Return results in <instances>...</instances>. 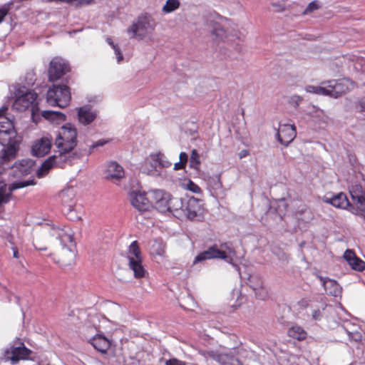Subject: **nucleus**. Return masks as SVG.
I'll list each match as a JSON object with an SVG mask.
<instances>
[{"label":"nucleus","instance_id":"obj_6","mask_svg":"<svg viewBox=\"0 0 365 365\" xmlns=\"http://www.w3.org/2000/svg\"><path fill=\"white\" fill-rule=\"evenodd\" d=\"M173 202L178 205V210H181L189 220H199L203 217L205 208L202 200L200 199L191 197L183 202L181 199L175 198L173 200Z\"/></svg>","mask_w":365,"mask_h":365},{"label":"nucleus","instance_id":"obj_17","mask_svg":"<svg viewBox=\"0 0 365 365\" xmlns=\"http://www.w3.org/2000/svg\"><path fill=\"white\" fill-rule=\"evenodd\" d=\"M296 135V128L294 125H279L277 132V139L281 144L287 146L295 138Z\"/></svg>","mask_w":365,"mask_h":365},{"label":"nucleus","instance_id":"obj_13","mask_svg":"<svg viewBox=\"0 0 365 365\" xmlns=\"http://www.w3.org/2000/svg\"><path fill=\"white\" fill-rule=\"evenodd\" d=\"M150 197L148 192H131L129 195V200L131 205L138 211L145 212L150 209Z\"/></svg>","mask_w":365,"mask_h":365},{"label":"nucleus","instance_id":"obj_51","mask_svg":"<svg viewBox=\"0 0 365 365\" xmlns=\"http://www.w3.org/2000/svg\"><path fill=\"white\" fill-rule=\"evenodd\" d=\"M35 248L39 251H44L47 250V247H37L36 245H34Z\"/></svg>","mask_w":365,"mask_h":365},{"label":"nucleus","instance_id":"obj_48","mask_svg":"<svg viewBox=\"0 0 365 365\" xmlns=\"http://www.w3.org/2000/svg\"><path fill=\"white\" fill-rule=\"evenodd\" d=\"M185 168V165H183L182 163L178 162L174 164V170H182Z\"/></svg>","mask_w":365,"mask_h":365},{"label":"nucleus","instance_id":"obj_14","mask_svg":"<svg viewBox=\"0 0 365 365\" xmlns=\"http://www.w3.org/2000/svg\"><path fill=\"white\" fill-rule=\"evenodd\" d=\"M76 192L72 187H68L61 190L59 193V197L62 203V212L63 214L69 215L75 206Z\"/></svg>","mask_w":365,"mask_h":365},{"label":"nucleus","instance_id":"obj_9","mask_svg":"<svg viewBox=\"0 0 365 365\" xmlns=\"http://www.w3.org/2000/svg\"><path fill=\"white\" fill-rule=\"evenodd\" d=\"M38 95L33 91H29L25 93L16 97L13 104L14 108L24 111L31 108L32 114L38 111V103L36 102Z\"/></svg>","mask_w":365,"mask_h":365},{"label":"nucleus","instance_id":"obj_42","mask_svg":"<svg viewBox=\"0 0 365 365\" xmlns=\"http://www.w3.org/2000/svg\"><path fill=\"white\" fill-rule=\"evenodd\" d=\"M165 365H186V363L176 358H173L167 360Z\"/></svg>","mask_w":365,"mask_h":365},{"label":"nucleus","instance_id":"obj_29","mask_svg":"<svg viewBox=\"0 0 365 365\" xmlns=\"http://www.w3.org/2000/svg\"><path fill=\"white\" fill-rule=\"evenodd\" d=\"M287 334L289 337L297 339L298 341H303L307 338V331L298 325L292 326L287 331Z\"/></svg>","mask_w":365,"mask_h":365},{"label":"nucleus","instance_id":"obj_11","mask_svg":"<svg viewBox=\"0 0 365 365\" xmlns=\"http://www.w3.org/2000/svg\"><path fill=\"white\" fill-rule=\"evenodd\" d=\"M153 26L151 25L150 20L146 16H139L128 29L127 33L130 34V38H135L139 40L144 38L146 35L153 30Z\"/></svg>","mask_w":365,"mask_h":365},{"label":"nucleus","instance_id":"obj_43","mask_svg":"<svg viewBox=\"0 0 365 365\" xmlns=\"http://www.w3.org/2000/svg\"><path fill=\"white\" fill-rule=\"evenodd\" d=\"M213 34H215L217 38L222 40L223 37L225 36V31L222 28H217L213 31Z\"/></svg>","mask_w":365,"mask_h":365},{"label":"nucleus","instance_id":"obj_49","mask_svg":"<svg viewBox=\"0 0 365 365\" xmlns=\"http://www.w3.org/2000/svg\"><path fill=\"white\" fill-rule=\"evenodd\" d=\"M249 155V152L247 150H242L240 153V158H245Z\"/></svg>","mask_w":365,"mask_h":365},{"label":"nucleus","instance_id":"obj_50","mask_svg":"<svg viewBox=\"0 0 365 365\" xmlns=\"http://www.w3.org/2000/svg\"><path fill=\"white\" fill-rule=\"evenodd\" d=\"M13 257L14 258H19V251L16 247L13 248Z\"/></svg>","mask_w":365,"mask_h":365},{"label":"nucleus","instance_id":"obj_31","mask_svg":"<svg viewBox=\"0 0 365 365\" xmlns=\"http://www.w3.org/2000/svg\"><path fill=\"white\" fill-rule=\"evenodd\" d=\"M17 150L14 145H9L5 149H4L1 152V155L0 156V161L1 163H4L10 161L11 159L15 158L16 155Z\"/></svg>","mask_w":365,"mask_h":365},{"label":"nucleus","instance_id":"obj_18","mask_svg":"<svg viewBox=\"0 0 365 365\" xmlns=\"http://www.w3.org/2000/svg\"><path fill=\"white\" fill-rule=\"evenodd\" d=\"M62 158L58 155H53L48 158L36 171L37 177L39 178L44 177L53 167H61V164L65 161V158L63 160Z\"/></svg>","mask_w":365,"mask_h":365},{"label":"nucleus","instance_id":"obj_5","mask_svg":"<svg viewBox=\"0 0 365 365\" xmlns=\"http://www.w3.org/2000/svg\"><path fill=\"white\" fill-rule=\"evenodd\" d=\"M73 231L68 226H52L50 235L59 240L63 250V255H68L69 258L73 259L75 257L76 242L73 237Z\"/></svg>","mask_w":365,"mask_h":365},{"label":"nucleus","instance_id":"obj_30","mask_svg":"<svg viewBox=\"0 0 365 365\" xmlns=\"http://www.w3.org/2000/svg\"><path fill=\"white\" fill-rule=\"evenodd\" d=\"M323 286L325 291L330 295L336 296L339 292V284L333 279H322Z\"/></svg>","mask_w":365,"mask_h":365},{"label":"nucleus","instance_id":"obj_39","mask_svg":"<svg viewBox=\"0 0 365 365\" xmlns=\"http://www.w3.org/2000/svg\"><path fill=\"white\" fill-rule=\"evenodd\" d=\"M354 67L356 70L365 73V58L356 57L354 63Z\"/></svg>","mask_w":365,"mask_h":365},{"label":"nucleus","instance_id":"obj_28","mask_svg":"<svg viewBox=\"0 0 365 365\" xmlns=\"http://www.w3.org/2000/svg\"><path fill=\"white\" fill-rule=\"evenodd\" d=\"M33 162L30 160H22L14 166L16 175H27L31 173Z\"/></svg>","mask_w":365,"mask_h":365},{"label":"nucleus","instance_id":"obj_37","mask_svg":"<svg viewBox=\"0 0 365 365\" xmlns=\"http://www.w3.org/2000/svg\"><path fill=\"white\" fill-rule=\"evenodd\" d=\"M200 165V155L197 150L194 149L191 152L190 166L192 168L197 170Z\"/></svg>","mask_w":365,"mask_h":365},{"label":"nucleus","instance_id":"obj_23","mask_svg":"<svg viewBox=\"0 0 365 365\" xmlns=\"http://www.w3.org/2000/svg\"><path fill=\"white\" fill-rule=\"evenodd\" d=\"M78 118L81 124L88 125L96 119V113L90 108L83 106L78 109Z\"/></svg>","mask_w":365,"mask_h":365},{"label":"nucleus","instance_id":"obj_21","mask_svg":"<svg viewBox=\"0 0 365 365\" xmlns=\"http://www.w3.org/2000/svg\"><path fill=\"white\" fill-rule=\"evenodd\" d=\"M174 199L175 198L171 197L170 194L165 192L161 200L157 202L155 207L162 212H165L166 211H169L170 212H177L178 211V207L177 204H174L173 202Z\"/></svg>","mask_w":365,"mask_h":365},{"label":"nucleus","instance_id":"obj_33","mask_svg":"<svg viewBox=\"0 0 365 365\" xmlns=\"http://www.w3.org/2000/svg\"><path fill=\"white\" fill-rule=\"evenodd\" d=\"M41 114L43 118L50 120H57L64 121L66 118L65 114L58 111L43 110Z\"/></svg>","mask_w":365,"mask_h":365},{"label":"nucleus","instance_id":"obj_12","mask_svg":"<svg viewBox=\"0 0 365 365\" xmlns=\"http://www.w3.org/2000/svg\"><path fill=\"white\" fill-rule=\"evenodd\" d=\"M322 201L327 204L331 205L336 208L347 209L355 215H359V211L349 202L346 195L342 192L337 193L331 197L324 196Z\"/></svg>","mask_w":365,"mask_h":365},{"label":"nucleus","instance_id":"obj_34","mask_svg":"<svg viewBox=\"0 0 365 365\" xmlns=\"http://www.w3.org/2000/svg\"><path fill=\"white\" fill-rule=\"evenodd\" d=\"M165 191L160 190H150L148 192L150 197V206L155 207L157 202H159L165 195Z\"/></svg>","mask_w":365,"mask_h":365},{"label":"nucleus","instance_id":"obj_15","mask_svg":"<svg viewBox=\"0 0 365 365\" xmlns=\"http://www.w3.org/2000/svg\"><path fill=\"white\" fill-rule=\"evenodd\" d=\"M33 180L31 181H21L14 182L9 187V192H6V185L3 184L0 185V205L1 204L8 203L12 197V192L15 190L26 187L30 185H34Z\"/></svg>","mask_w":365,"mask_h":365},{"label":"nucleus","instance_id":"obj_7","mask_svg":"<svg viewBox=\"0 0 365 365\" xmlns=\"http://www.w3.org/2000/svg\"><path fill=\"white\" fill-rule=\"evenodd\" d=\"M70 88L66 85H53L46 93V101L51 106L67 107L71 102Z\"/></svg>","mask_w":365,"mask_h":365},{"label":"nucleus","instance_id":"obj_38","mask_svg":"<svg viewBox=\"0 0 365 365\" xmlns=\"http://www.w3.org/2000/svg\"><path fill=\"white\" fill-rule=\"evenodd\" d=\"M320 8V6L317 1H313L310 2L305 10L303 11L304 15H307L309 14L312 13L314 11L318 10Z\"/></svg>","mask_w":365,"mask_h":365},{"label":"nucleus","instance_id":"obj_24","mask_svg":"<svg viewBox=\"0 0 365 365\" xmlns=\"http://www.w3.org/2000/svg\"><path fill=\"white\" fill-rule=\"evenodd\" d=\"M251 287L255 291V294L261 299H265L268 297V293L264 290L262 279L257 277L253 276L250 279Z\"/></svg>","mask_w":365,"mask_h":365},{"label":"nucleus","instance_id":"obj_8","mask_svg":"<svg viewBox=\"0 0 365 365\" xmlns=\"http://www.w3.org/2000/svg\"><path fill=\"white\" fill-rule=\"evenodd\" d=\"M71 71L70 65L63 58L54 57L48 68V78L50 82H55Z\"/></svg>","mask_w":365,"mask_h":365},{"label":"nucleus","instance_id":"obj_19","mask_svg":"<svg viewBox=\"0 0 365 365\" xmlns=\"http://www.w3.org/2000/svg\"><path fill=\"white\" fill-rule=\"evenodd\" d=\"M95 349L102 354H106L111 346V341L102 333H98L90 340Z\"/></svg>","mask_w":365,"mask_h":365},{"label":"nucleus","instance_id":"obj_32","mask_svg":"<svg viewBox=\"0 0 365 365\" xmlns=\"http://www.w3.org/2000/svg\"><path fill=\"white\" fill-rule=\"evenodd\" d=\"M150 157L152 161L155 163V165L158 164L160 168H168L171 165V163L167 160L163 153H153Z\"/></svg>","mask_w":365,"mask_h":365},{"label":"nucleus","instance_id":"obj_4","mask_svg":"<svg viewBox=\"0 0 365 365\" xmlns=\"http://www.w3.org/2000/svg\"><path fill=\"white\" fill-rule=\"evenodd\" d=\"M126 258L128 261V267L133 272L135 279L145 277L148 272L145 269L143 262V255L138 242L133 241L129 245L126 252Z\"/></svg>","mask_w":365,"mask_h":365},{"label":"nucleus","instance_id":"obj_27","mask_svg":"<svg viewBox=\"0 0 365 365\" xmlns=\"http://www.w3.org/2000/svg\"><path fill=\"white\" fill-rule=\"evenodd\" d=\"M213 358L221 365H242L239 359L228 354H217Z\"/></svg>","mask_w":365,"mask_h":365},{"label":"nucleus","instance_id":"obj_2","mask_svg":"<svg viewBox=\"0 0 365 365\" xmlns=\"http://www.w3.org/2000/svg\"><path fill=\"white\" fill-rule=\"evenodd\" d=\"M77 130L71 124L68 123L61 127L55 139L54 145L58 155L65 158L77 145Z\"/></svg>","mask_w":365,"mask_h":365},{"label":"nucleus","instance_id":"obj_45","mask_svg":"<svg viewBox=\"0 0 365 365\" xmlns=\"http://www.w3.org/2000/svg\"><path fill=\"white\" fill-rule=\"evenodd\" d=\"M9 9L6 7L0 9V23L3 21L5 16L8 14Z\"/></svg>","mask_w":365,"mask_h":365},{"label":"nucleus","instance_id":"obj_10","mask_svg":"<svg viewBox=\"0 0 365 365\" xmlns=\"http://www.w3.org/2000/svg\"><path fill=\"white\" fill-rule=\"evenodd\" d=\"M7 110L6 106L0 108V144L2 145L9 144L15 133L13 122L4 115Z\"/></svg>","mask_w":365,"mask_h":365},{"label":"nucleus","instance_id":"obj_47","mask_svg":"<svg viewBox=\"0 0 365 365\" xmlns=\"http://www.w3.org/2000/svg\"><path fill=\"white\" fill-rule=\"evenodd\" d=\"M108 141L107 140H98L95 144H93L91 147V150H93L94 148H96V147H98V146H103L106 143H107Z\"/></svg>","mask_w":365,"mask_h":365},{"label":"nucleus","instance_id":"obj_25","mask_svg":"<svg viewBox=\"0 0 365 365\" xmlns=\"http://www.w3.org/2000/svg\"><path fill=\"white\" fill-rule=\"evenodd\" d=\"M334 85L331 83L330 80L322 82L321 86H309L307 91L313 92L319 95L333 97V96L329 93H331V90H334Z\"/></svg>","mask_w":365,"mask_h":365},{"label":"nucleus","instance_id":"obj_26","mask_svg":"<svg viewBox=\"0 0 365 365\" xmlns=\"http://www.w3.org/2000/svg\"><path fill=\"white\" fill-rule=\"evenodd\" d=\"M346 83L347 81L344 79L331 80V83H332L334 87V90H331V93H330L333 96V98H338L348 92L349 87Z\"/></svg>","mask_w":365,"mask_h":365},{"label":"nucleus","instance_id":"obj_16","mask_svg":"<svg viewBox=\"0 0 365 365\" xmlns=\"http://www.w3.org/2000/svg\"><path fill=\"white\" fill-rule=\"evenodd\" d=\"M52 147V138L42 137L37 139L31 147V154L36 157H43L47 155Z\"/></svg>","mask_w":365,"mask_h":365},{"label":"nucleus","instance_id":"obj_22","mask_svg":"<svg viewBox=\"0 0 365 365\" xmlns=\"http://www.w3.org/2000/svg\"><path fill=\"white\" fill-rule=\"evenodd\" d=\"M125 173L123 167L115 162L110 163L106 169V178L108 180H119L124 177Z\"/></svg>","mask_w":365,"mask_h":365},{"label":"nucleus","instance_id":"obj_40","mask_svg":"<svg viewBox=\"0 0 365 365\" xmlns=\"http://www.w3.org/2000/svg\"><path fill=\"white\" fill-rule=\"evenodd\" d=\"M187 189L194 193H200L202 192L201 188L190 180L187 183Z\"/></svg>","mask_w":365,"mask_h":365},{"label":"nucleus","instance_id":"obj_44","mask_svg":"<svg viewBox=\"0 0 365 365\" xmlns=\"http://www.w3.org/2000/svg\"><path fill=\"white\" fill-rule=\"evenodd\" d=\"M179 158H180L179 162L182 163L183 165H185L186 166L187 160H188L187 154L185 152H181L180 153Z\"/></svg>","mask_w":365,"mask_h":365},{"label":"nucleus","instance_id":"obj_46","mask_svg":"<svg viewBox=\"0 0 365 365\" xmlns=\"http://www.w3.org/2000/svg\"><path fill=\"white\" fill-rule=\"evenodd\" d=\"M322 312L319 309L314 310L312 312V318L314 320H320L322 319Z\"/></svg>","mask_w":365,"mask_h":365},{"label":"nucleus","instance_id":"obj_20","mask_svg":"<svg viewBox=\"0 0 365 365\" xmlns=\"http://www.w3.org/2000/svg\"><path fill=\"white\" fill-rule=\"evenodd\" d=\"M344 258L353 269L359 272L365 269V262L358 257L353 250H346L344 254Z\"/></svg>","mask_w":365,"mask_h":365},{"label":"nucleus","instance_id":"obj_35","mask_svg":"<svg viewBox=\"0 0 365 365\" xmlns=\"http://www.w3.org/2000/svg\"><path fill=\"white\" fill-rule=\"evenodd\" d=\"M151 253L154 255L164 256L165 253V244L161 241L155 240L151 246Z\"/></svg>","mask_w":365,"mask_h":365},{"label":"nucleus","instance_id":"obj_36","mask_svg":"<svg viewBox=\"0 0 365 365\" xmlns=\"http://www.w3.org/2000/svg\"><path fill=\"white\" fill-rule=\"evenodd\" d=\"M180 5L178 0H167L165 4L163 7V11L165 13H170L178 9Z\"/></svg>","mask_w":365,"mask_h":365},{"label":"nucleus","instance_id":"obj_3","mask_svg":"<svg viewBox=\"0 0 365 365\" xmlns=\"http://www.w3.org/2000/svg\"><path fill=\"white\" fill-rule=\"evenodd\" d=\"M236 254L235 250L232 246V242H227L222 243L218 248L217 245L210 246L207 250L199 253L195 258L193 263L211 259H225L227 262L232 260V257Z\"/></svg>","mask_w":365,"mask_h":365},{"label":"nucleus","instance_id":"obj_1","mask_svg":"<svg viewBox=\"0 0 365 365\" xmlns=\"http://www.w3.org/2000/svg\"><path fill=\"white\" fill-rule=\"evenodd\" d=\"M32 352L31 349L26 346L24 341L17 339L1 350L0 362L16 365L21 361L29 360Z\"/></svg>","mask_w":365,"mask_h":365},{"label":"nucleus","instance_id":"obj_41","mask_svg":"<svg viewBox=\"0 0 365 365\" xmlns=\"http://www.w3.org/2000/svg\"><path fill=\"white\" fill-rule=\"evenodd\" d=\"M110 44L112 45L113 48L114 49L118 62L121 61L123 59V56L120 48L118 46V45H115L113 43H110Z\"/></svg>","mask_w":365,"mask_h":365}]
</instances>
